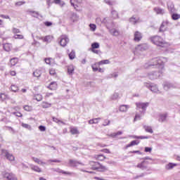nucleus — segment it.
Wrapping results in <instances>:
<instances>
[{"instance_id": "4", "label": "nucleus", "mask_w": 180, "mask_h": 180, "mask_svg": "<svg viewBox=\"0 0 180 180\" xmlns=\"http://www.w3.org/2000/svg\"><path fill=\"white\" fill-rule=\"evenodd\" d=\"M136 106L137 110L142 109L141 111V115H144L146 110L148 107V103H136Z\"/></svg>"}, {"instance_id": "50", "label": "nucleus", "mask_w": 180, "mask_h": 180, "mask_svg": "<svg viewBox=\"0 0 180 180\" xmlns=\"http://www.w3.org/2000/svg\"><path fill=\"white\" fill-rule=\"evenodd\" d=\"M21 126L22 127H24V129H27V130H32V126L28 124L22 123Z\"/></svg>"}, {"instance_id": "57", "label": "nucleus", "mask_w": 180, "mask_h": 180, "mask_svg": "<svg viewBox=\"0 0 180 180\" xmlns=\"http://www.w3.org/2000/svg\"><path fill=\"white\" fill-rule=\"evenodd\" d=\"M96 22L98 25H102V23H103V19L101 18L100 17H98L96 19Z\"/></svg>"}, {"instance_id": "12", "label": "nucleus", "mask_w": 180, "mask_h": 180, "mask_svg": "<svg viewBox=\"0 0 180 180\" xmlns=\"http://www.w3.org/2000/svg\"><path fill=\"white\" fill-rule=\"evenodd\" d=\"M143 39V34L139 31H136L134 34V41H140Z\"/></svg>"}, {"instance_id": "33", "label": "nucleus", "mask_w": 180, "mask_h": 180, "mask_svg": "<svg viewBox=\"0 0 180 180\" xmlns=\"http://www.w3.org/2000/svg\"><path fill=\"white\" fill-rule=\"evenodd\" d=\"M32 160L34 162L39 164V165H46V162H42L40 159L37 158H32Z\"/></svg>"}, {"instance_id": "22", "label": "nucleus", "mask_w": 180, "mask_h": 180, "mask_svg": "<svg viewBox=\"0 0 180 180\" xmlns=\"http://www.w3.org/2000/svg\"><path fill=\"white\" fill-rule=\"evenodd\" d=\"M167 113L160 114L159 118H158V122H160V123L167 122Z\"/></svg>"}, {"instance_id": "51", "label": "nucleus", "mask_w": 180, "mask_h": 180, "mask_svg": "<svg viewBox=\"0 0 180 180\" xmlns=\"http://www.w3.org/2000/svg\"><path fill=\"white\" fill-rule=\"evenodd\" d=\"M117 77H119V74H117V72H113L110 74L108 78H117Z\"/></svg>"}, {"instance_id": "16", "label": "nucleus", "mask_w": 180, "mask_h": 180, "mask_svg": "<svg viewBox=\"0 0 180 180\" xmlns=\"http://www.w3.org/2000/svg\"><path fill=\"white\" fill-rule=\"evenodd\" d=\"M163 88L165 91H168L169 89H172L176 88V86L172 83L167 82L164 84Z\"/></svg>"}, {"instance_id": "11", "label": "nucleus", "mask_w": 180, "mask_h": 180, "mask_svg": "<svg viewBox=\"0 0 180 180\" xmlns=\"http://www.w3.org/2000/svg\"><path fill=\"white\" fill-rule=\"evenodd\" d=\"M148 49V44H139L136 47V50L137 51H144Z\"/></svg>"}, {"instance_id": "42", "label": "nucleus", "mask_w": 180, "mask_h": 180, "mask_svg": "<svg viewBox=\"0 0 180 180\" xmlns=\"http://www.w3.org/2000/svg\"><path fill=\"white\" fill-rule=\"evenodd\" d=\"M174 167H176V164L175 163H169L166 165L165 168L166 169H172Z\"/></svg>"}, {"instance_id": "47", "label": "nucleus", "mask_w": 180, "mask_h": 180, "mask_svg": "<svg viewBox=\"0 0 180 180\" xmlns=\"http://www.w3.org/2000/svg\"><path fill=\"white\" fill-rule=\"evenodd\" d=\"M172 19H173V20H178V19H180V15L178 13H173L172 14Z\"/></svg>"}, {"instance_id": "27", "label": "nucleus", "mask_w": 180, "mask_h": 180, "mask_svg": "<svg viewBox=\"0 0 180 180\" xmlns=\"http://www.w3.org/2000/svg\"><path fill=\"white\" fill-rule=\"evenodd\" d=\"M90 165L92 168V169H98L100 167V163L98 162H90Z\"/></svg>"}, {"instance_id": "48", "label": "nucleus", "mask_w": 180, "mask_h": 180, "mask_svg": "<svg viewBox=\"0 0 180 180\" xmlns=\"http://www.w3.org/2000/svg\"><path fill=\"white\" fill-rule=\"evenodd\" d=\"M23 109L26 110V112H32L33 110V108L30 105H24Z\"/></svg>"}, {"instance_id": "29", "label": "nucleus", "mask_w": 180, "mask_h": 180, "mask_svg": "<svg viewBox=\"0 0 180 180\" xmlns=\"http://www.w3.org/2000/svg\"><path fill=\"white\" fill-rule=\"evenodd\" d=\"M79 17L76 13H72L70 17V22H72V23L75 22H78Z\"/></svg>"}, {"instance_id": "52", "label": "nucleus", "mask_w": 180, "mask_h": 180, "mask_svg": "<svg viewBox=\"0 0 180 180\" xmlns=\"http://www.w3.org/2000/svg\"><path fill=\"white\" fill-rule=\"evenodd\" d=\"M95 49H99V43L95 42L91 44V50H95Z\"/></svg>"}, {"instance_id": "37", "label": "nucleus", "mask_w": 180, "mask_h": 180, "mask_svg": "<svg viewBox=\"0 0 180 180\" xmlns=\"http://www.w3.org/2000/svg\"><path fill=\"white\" fill-rule=\"evenodd\" d=\"M52 4H55L56 5H59V6H64L65 5V3L62 0H54Z\"/></svg>"}, {"instance_id": "20", "label": "nucleus", "mask_w": 180, "mask_h": 180, "mask_svg": "<svg viewBox=\"0 0 180 180\" xmlns=\"http://www.w3.org/2000/svg\"><path fill=\"white\" fill-rule=\"evenodd\" d=\"M81 2H82V0H70V4L72 6L74 7L76 11H78V4H81Z\"/></svg>"}, {"instance_id": "17", "label": "nucleus", "mask_w": 180, "mask_h": 180, "mask_svg": "<svg viewBox=\"0 0 180 180\" xmlns=\"http://www.w3.org/2000/svg\"><path fill=\"white\" fill-rule=\"evenodd\" d=\"M55 172H58L59 174H63L64 175H72L71 172H65L60 168L53 169Z\"/></svg>"}, {"instance_id": "49", "label": "nucleus", "mask_w": 180, "mask_h": 180, "mask_svg": "<svg viewBox=\"0 0 180 180\" xmlns=\"http://www.w3.org/2000/svg\"><path fill=\"white\" fill-rule=\"evenodd\" d=\"M41 106L44 108H51V104L50 103H48V102H42Z\"/></svg>"}, {"instance_id": "34", "label": "nucleus", "mask_w": 180, "mask_h": 180, "mask_svg": "<svg viewBox=\"0 0 180 180\" xmlns=\"http://www.w3.org/2000/svg\"><path fill=\"white\" fill-rule=\"evenodd\" d=\"M143 129L147 133H150V134H153L154 133V131H153V128L150 126L144 125Z\"/></svg>"}, {"instance_id": "2", "label": "nucleus", "mask_w": 180, "mask_h": 180, "mask_svg": "<svg viewBox=\"0 0 180 180\" xmlns=\"http://www.w3.org/2000/svg\"><path fill=\"white\" fill-rule=\"evenodd\" d=\"M150 41L155 44V46H158V47H168L169 44L165 41L162 37L160 36H153L150 37Z\"/></svg>"}, {"instance_id": "55", "label": "nucleus", "mask_w": 180, "mask_h": 180, "mask_svg": "<svg viewBox=\"0 0 180 180\" xmlns=\"http://www.w3.org/2000/svg\"><path fill=\"white\" fill-rule=\"evenodd\" d=\"M89 27L91 32H95V30H96V25L95 24H90Z\"/></svg>"}, {"instance_id": "7", "label": "nucleus", "mask_w": 180, "mask_h": 180, "mask_svg": "<svg viewBox=\"0 0 180 180\" xmlns=\"http://www.w3.org/2000/svg\"><path fill=\"white\" fill-rule=\"evenodd\" d=\"M145 86H146V88H148V89H150L152 92H153V94H158V92H160L158 86H157L156 84L146 83Z\"/></svg>"}, {"instance_id": "3", "label": "nucleus", "mask_w": 180, "mask_h": 180, "mask_svg": "<svg viewBox=\"0 0 180 180\" xmlns=\"http://www.w3.org/2000/svg\"><path fill=\"white\" fill-rule=\"evenodd\" d=\"M1 155H2V157H5L6 160L11 162L15 160V156H13L11 153H9V152L6 149H1Z\"/></svg>"}, {"instance_id": "45", "label": "nucleus", "mask_w": 180, "mask_h": 180, "mask_svg": "<svg viewBox=\"0 0 180 180\" xmlns=\"http://www.w3.org/2000/svg\"><path fill=\"white\" fill-rule=\"evenodd\" d=\"M34 99L37 101V102H40V101L43 100V96H41V94H36L34 96Z\"/></svg>"}, {"instance_id": "32", "label": "nucleus", "mask_w": 180, "mask_h": 180, "mask_svg": "<svg viewBox=\"0 0 180 180\" xmlns=\"http://www.w3.org/2000/svg\"><path fill=\"white\" fill-rule=\"evenodd\" d=\"M18 62H19V59H18V58H11L10 60L11 66L13 67V66L16 65V64H18Z\"/></svg>"}, {"instance_id": "9", "label": "nucleus", "mask_w": 180, "mask_h": 180, "mask_svg": "<svg viewBox=\"0 0 180 180\" xmlns=\"http://www.w3.org/2000/svg\"><path fill=\"white\" fill-rule=\"evenodd\" d=\"M68 164L69 167H78V165H84L80 162H78V160H72V159L69 160V162Z\"/></svg>"}, {"instance_id": "56", "label": "nucleus", "mask_w": 180, "mask_h": 180, "mask_svg": "<svg viewBox=\"0 0 180 180\" xmlns=\"http://www.w3.org/2000/svg\"><path fill=\"white\" fill-rule=\"evenodd\" d=\"M31 13H32V16L34 18H39L40 16V14L37 11H30Z\"/></svg>"}, {"instance_id": "15", "label": "nucleus", "mask_w": 180, "mask_h": 180, "mask_svg": "<svg viewBox=\"0 0 180 180\" xmlns=\"http://www.w3.org/2000/svg\"><path fill=\"white\" fill-rule=\"evenodd\" d=\"M130 23L132 25H136V23H140V17L137 15H134L129 18Z\"/></svg>"}, {"instance_id": "8", "label": "nucleus", "mask_w": 180, "mask_h": 180, "mask_svg": "<svg viewBox=\"0 0 180 180\" xmlns=\"http://www.w3.org/2000/svg\"><path fill=\"white\" fill-rule=\"evenodd\" d=\"M162 72L159 71L158 72H150L148 73V77L149 79H157V78H160L161 77Z\"/></svg>"}, {"instance_id": "53", "label": "nucleus", "mask_w": 180, "mask_h": 180, "mask_svg": "<svg viewBox=\"0 0 180 180\" xmlns=\"http://www.w3.org/2000/svg\"><path fill=\"white\" fill-rule=\"evenodd\" d=\"M110 61L109 60H103L98 62V65H103L105 64H109Z\"/></svg>"}, {"instance_id": "38", "label": "nucleus", "mask_w": 180, "mask_h": 180, "mask_svg": "<svg viewBox=\"0 0 180 180\" xmlns=\"http://www.w3.org/2000/svg\"><path fill=\"white\" fill-rule=\"evenodd\" d=\"M70 133L71 134H79V131L77 127H70Z\"/></svg>"}, {"instance_id": "13", "label": "nucleus", "mask_w": 180, "mask_h": 180, "mask_svg": "<svg viewBox=\"0 0 180 180\" xmlns=\"http://www.w3.org/2000/svg\"><path fill=\"white\" fill-rule=\"evenodd\" d=\"M4 176L8 180H18L13 173L6 172L4 174Z\"/></svg>"}, {"instance_id": "6", "label": "nucleus", "mask_w": 180, "mask_h": 180, "mask_svg": "<svg viewBox=\"0 0 180 180\" xmlns=\"http://www.w3.org/2000/svg\"><path fill=\"white\" fill-rule=\"evenodd\" d=\"M103 23L106 26L107 29H110V27H115V24L113 23V21H112V20L110 19L109 17L103 18Z\"/></svg>"}, {"instance_id": "43", "label": "nucleus", "mask_w": 180, "mask_h": 180, "mask_svg": "<svg viewBox=\"0 0 180 180\" xmlns=\"http://www.w3.org/2000/svg\"><path fill=\"white\" fill-rule=\"evenodd\" d=\"M111 14H112L113 19H117L119 18V14L117 13V11H116L115 10H112Z\"/></svg>"}, {"instance_id": "62", "label": "nucleus", "mask_w": 180, "mask_h": 180, "mask_svg": "<svg viewBox=\"0 0 180 180\" xmlns=\"http://www.w3.org/2000/svg\"><path fill=\"white\" fill-rule=\"evenodd\" d=\"M12 114L15 115L17 117H22L23 116V115L19 112H14Z\"/></svg>"}, {"instance_id": "61", "label": "nucleus", "mask_w": 180, "mask_h": 180, "mask_svg": "<svg viewBox=\"0 0 180 180\" xmlns=\"http://www.w3.org/2000/svg\"><path fill=\"white\" fill-rule=\"evenodd\" d=\"M134 139H141V140L144 139H150V136H134Z\"/></svg>"}, {"instance_id": "30", "label": "nucleus", "mask_w": 180, "mask_h": 180, "mask_svg": "<svg viewBox=\"0 0 180 180\" xmlns=\"http://www.w3.org/2000/svg\"><path fill=\"white\" fill-rule=\"evenodd\" d=\"M99 120H101V117L94 118L89 120V124H98V123H99Z\"/></svg>"}, {"instance_id": "19", "label": "nucleus", "mask_w": 180, "mask_h": 180, "mask_svg": "<svg viewBox=\"0 0 180 180\" xmlns=\"http://www.w3.org/2000/svg\"><path fill=\"white\" fill-rule=\"evenodd\" d=\"M30 167L32 169V171H34V172H38V173L41 172V169L37 165L30 164Z\"/></svg>"}, {"instance_id": "21", "label": "nucleus", "mask_w": 180, "mask_h": 180, "mask_svg": "<svg viewBox=\"0 0 180 180\" xmlns=\"http://www.w3.org/2000/svg\"><path fill=\"white\" fill-rule=\"evenodd\" d=\"M168 29V21H163L160 28V32H165Z\"/></svg>"}, {"instance_id": "54", "label": "nucleus", "mask_w": 180, "mask_h": 180, "mask_svg": "<svg viewBox=\"0 0 180 180\" xmlns=\"http://www.w3.org/2000/svg\"><path fill=\"white\" fill-rule=\"evenodd\" d=\"M69 58L70 60H74V58H75V51H72L70 53H69Z\"/></svg>"}, {"instance_id": "14", "label": "nucleus", "mask_w": 180, "mask_h": 180, "mask_svg": "<svg viewBox=\"0 0 180 180\" xmlns=\"http://www.w3.org/2000/svg\"><path fill=\"white\" fill-rule=\"evenodd\" d=\"M41 74H43V68H39L34 71L32 75L33 77H35V78H40L41 77Z\"/></svg>"}, {"instance_id": "23", "label": "nucleus", "mask_w": 180, "mask_h": 180, "mask_svg": "<svg viewBox=\"0 0 180 180\" xmlns=\"http://www.w3.org/2000/svg\"><path fill=\"white\" fill-rule=\"evenodd\" d=\"M53 36L51 35H48L44 37H41V40H43V41H45L46 43H51L53 41Z\"/></svg>"}, {"instance_id": "44", "label": "nucleus", "mask_w": 180, "mask_h": 180, "mask_svg": "<svg viewBox=\"0 0 180 180\" xmlns=\"http://www.w3.org/2000/svg\"><path fill=\"white\" fill-rule=\"evenodd\" d=\"M6 130H8V131H10L11 134H15V133H16V131L13 129L12 127H8V126L6 127Z\"/></svg>"}, {"instance_id": "1", "label": "nucleus", "mask_w": 180, "mask_h": 180, "mask_svg": "<svg viewBox=\"0 0 180 180\" xmlns=\"http://www.w3.org/2000/svg\"><path fill=\"white\" fill-rule=\"evenodd\" d=\"M167 63V58H154L148 63H146L145 68H150V67H155L159 70H164V63Z\"/></svg>"}, {"instance_id": "31", "label": "nucleus", "mask_w": 180, "mask_h": 180, "mask_svg": "<svg viewBox=\"0 0 180 180\" xmlns=\"http://www.w3.org/2000/svg\"><path fill=\"white\" fill-rule=\"evenodd\" d=\"M75 70V68H74V65H70L68 67V72L69 75H72V74H74Z\"/></svg>"}, {"instance_id": "25", "label": "nucleus", "mask_w": 180, "mask_h": 180, "mask_svg": "<svg viewBox=\"0 0 180 180\" xmlns=\"http://www.w3.org/2000/svg\"><path fill=\"white\" fill-rule=\"evenodd\" d=\"M167 8L172 13H174V12H175V8L174 6V3H172V1L167 2Z\"/></svg>"}, {"instance_id": "60", "label": "nucleus", "mask_w": 180, "mask_h": 180, "mask_svg": "<svg viewBox=\"0 0 180 180\" xmlns=\"http://www.w3.org/2000/svg\"><path fill=\"white\" fill-rule=\"evenodd\" d=\"M53 121L55 122V123H62L63 124H64V122L58 120V118H56V117H53Z\"/></svg>"}, {"instance_id": "46", "label": "nucleus", "mask_w": 180, "mask_h": 180, "mask_svg": "<svg viewBox=\"0 0 180 180\" xmlns=\"http://www.w3.org/2000/svg\"><path fill=\"white\" fill-rule=\"evenodd\" d=\"M11 89L13 92H18L19 91V87L15 84H12Z\"/></svg>"}, {"instance_id": "40", "label": "nucleus", "mask_w": 180, "mask_h": 180, "mask_svg": "<svg viewBox=\"0 0 180 180\" xmlns=\"http://www.w3.org/2000/svg\"><path fill=\"white\" fill-rule=\"evenodd\" d=\"M120 96L118 93H114L111 96H110V99L112 101H116L117 99H119Z\"/></svg>"}, {"instance_id": "28", "label": "nucleus", "mask_w": 180, "mask_h": 180, "mask_svg": "<svg viewBox=\"0 0 180 180\" xmlns=\"http://www.w3.org/2000/svg\"><path fill=\"white\" fill-rule=\"evenodd\" d=\"M154 11L157 13V15H164V13H165V11L159 7L155 8Z\"/></svg>"}, {"instance_id": "59", "label": "nucleus", "mask_w": 180, "mask_h": 180, "mask_svg": "<svg viewBox=\"0 0 180 180\" xmlns=\"http://www.w3.org/2000/svg\"><path fill=\"white\" fill-rule=\"evenodd\" d=\"M26 4V1H17L15 5V6H22V5H25Z\"/></svg>"}, {"instance_id": "24", "label": "nucleus", "mask_w": 180, "mask_h": 180, "mask_svg": "<svg viewBox=\"0 0 180 180\" xmlns=\"http://www.w3.org/2000/svg\"><path fill=\"white\" fill-rule=\"evenodd\" d=\"M57 82H52L50 83V84L47 86L49 89H51V91H56L57 89Z\"/></svg>"}, {"instance_id": "41", "label": "nucleus", "mask_w": 180, "mask_h": 180, "mask_svg": "<svg viewBox=\"0 0 180 180\" xmlns=\"http://www.w3.org/2000/svg\"><path fill=\"white\" fill-rule=\"evenodd\" d=\"M104 2L107 5H109L110 6H112V5H115V3L116 2V0H104Z\"/></svg>"}, {"instance_id": "35", "label": "nucleus", "mask_w": 180, "mask_h": 180, "mask_svg": "<svg viewBox=\"0 0 180 180\" xmlns=\"http://www.w3.org/2000/svg\"><path fill=\"white\" fill-rule=\"evenodd\" d=\"M94 158L98 161H103L104 160H106V157L103 155H95Z\"/></svg>"}, {"instance_id": "58", "label": "nucleus", "mask_w": 180, "mask_h": 180, "mask_svg": "<svg viewBox=\"0 0 180 180\" xmlns=\"http://www.w3.org/2000/svg\"><path fill=\"white\" fill-rule=\"evenodd\" d=\"M120 134H123V132L122 131H119L116 133H113L111 134L112 137H116V136H120Z\"/></svg>"}, {"instance_id": "39", "label": "nucleus", "mask_w": 180, "mask_h": 180, "mask_svg": "<svg viewBox=\"0 0 180 180\" xmlns=\"http://www.w3.org/2000/svg\"><path fill=\"white\" fill-rule=\"evenodd\" d=\"M98 171H99V172H105V171H108V167H106L104 165H101V163H100V166H98Z\"/></svg>"}, {"instance_id": "10", "label": "nucleus", "mask_w": 180, "mask_h": 180, "mask_svg": "<svg viewBox=\"0 0 180 180\" xmlns=\"http://www.w3.org/2000/svg\"><path fill=\"white\" fill-rule=\"evenodd\" d=\"M148 161L147 160H143V162H141V163H139L136 165L137 168H140V169H147L148 168Z\"/></svg>"}, {"instance_id": "5", "label": "nucleus", "mask_w": 180, "mask_h": 180, "mask_svg": "<svg viewBox=\"0 0 180 180\" xmlns=\"http://www.w3.org/2000/svg\"><path fill=\"white\" fill-rule=\"evenodd\" d=\"M59 43L62 47H65L70 43V39L67 35H62L59 37Z\"/></svg>"}, {"instance_id": "26", "label": "nucleus", "mask_w": 180, "mask_h": 180, "mask_svg": "<svg viewBox=\"0 0 180 180\" xmlns=\"http://www.w3.org/2000/svg\"><path fill=\"white\" fill-rule=\"evenodd\" d=\"M130 108V105H122L120 106L119 110L120 112H126Z\"/></svg>"}, {"instance_id": "64", "label": "nucleus", "mask_w": 180, "mask_h": 180, "mask_svg": "<svg viewBox=\"0 0 180 180\" xmlns=\"http://www.w3.org/2000/svg\"><path fill=\"white\" fill-rule=\"evenodd\" d=\"M14 39H23V35H22V34H15V35H14Z\"/></svg>"}, {"instance_id": "36", "label": "nucleus", "mask_w": 180, "mask_h": 180, "mask_svg": "<svg viewBox=\"0 0 180 180\" xmlns=\"http://www.w3.org/2000/svg\"><path fill=\"white\" fill-rule=\"evenodd\" d=\"M3 47L5 51H11L12 50V44H4Z\"/></svg>"}, {"instance_id": "18", "label": "nucleus", "mask_w": 180, "mask_h": 180, "mask_svg": "<svg viewBox=\"0 0 180 180\" xmlns=\"http://www.w3.org/2000/svg\"><path fill=\"white\" fill-rule=\"evenodd\" d=\"M109 31V33L112 34V36H115L117 37L119 34H120V32L119 30H116V28H112L110 27V29H108Z\"/></svg>"}, {"instance_id": "63", "label": "nucleus", "mask_w": 180, "mask_h": 180, "mask_svg": "<svg viewBox=\"0 0 180 180\" xmlns=\"http://www.w3.org/2000/svg\"><path fill=\"white\" fill-rule=\"evenodd\" d=\"M49 74H50V75H56V69L51 68L49 70Z\"/></svg>"}]
</instances>
